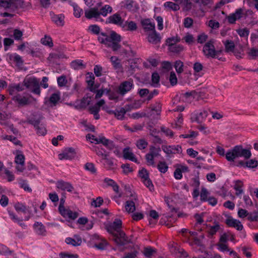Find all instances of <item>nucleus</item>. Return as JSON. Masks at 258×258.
<instances>
[{"mask_svg": "<svg viewBox=\"0 0 258 258\" xmlns=\"http://www.w3.org/2000/svg\"><path fill=\"white\" fill-rule=\"evenodd\" d=\"M165 202L167 204V206H168L169 208L170 209L171 212H177V210L176 209H175L174 206L172 205V203L173 202V200L172 199L168 197H165Z\"/></svg>", "mask_w": 258, "mask_h": 258, "instance_id": "6e6d98bb", "label": "nucleus"}, {"mask_svg": "<svg viewBox=\"0 0 258 258\" xmlns=\"http://www.w3.org/2000/svg\"><path fill=\"white\" fill-rule=\"evenodd\" d=\"M24 85L28 89L33 88L31 92L40 95V88L39 80L35 77L26 78L23 81Z\"/></svg>", "mask_w": 258, "mask_h": 258, "instance_id": "39448f33", "label": "nucleus"}, {"mask_svg": "<svg viewBox=\"0 0 258 258\" xmlns=\"http://www.w3.org/2000/svg\"><path fill=\"white\" fill-rule=\"evenodd\" d=\"M164 6L166 8H169L174 11H177L180 9L179 5L172 2H167L164 3Z\"/></svg>", "mask_w": 258, "mask_h": 258, "instance_id": "58836bf2", "label": "nucleus"}, {"mask_svg": "<svg viewBox=\"0 0 258 258\" xmlns=\"http://www.w3.org/2000/svg\"><path fill=\"white\" fill-rule=\"evenodd\" d=\"M95 77L92 73H88L86 76V82L89 86V90L92 92H95V88H94Z\"/></svg>", "mask_w": 258, "mask_h": 258, "instance_id": "412c9836", "label": "nucleus"}, {"mask_svg": "<svg viewBox=\"0 0 258 258\" xmlns=\"http://www.w3.org/2000/svg\"><path fill=\"white\" fill-rule=\"evenodd\" d=\"M133 200H137L136 196H134L132 200L127 201L125 203V208L128 213H133L136 210L135 203Z\"/></svg>", "mask_w": 258, "mask_h": 258, "instance_id": "cd10ccee", "label": "nucleus"}, {"mask_svg": "<svg viewBox=\"0 0 258 258\" xmlns=\"http://www.w3.org/2000/svg\"><path fill=\"white\" fill-rule=\"evenodd\" d=\"M17 153L18 154L15 158V162L19 165L16 167V169L20 172H23L24 170L25 156L21 151H18Z\"/></svg>", "mask_w": 258, "mask_h": 258, "instance_id": "f8f14e48", "label": "nucleus"}, {"mask_svg": "<svg viewBox=\"0 0 258 258\" xmlns=\"http://www.w3.org/2000/svg\"><path fill=\"white\" fill-rule=\"evenodd\" d=\"M66 242L68 244H71L73 246H76L81 244L82 239L80 237H76V239H73L71 237H68L66 239Z\"/></svg>", "mask_w": 258, "mask_h": 258, "instance_id": "7c9ffc66", "label": "nucleus"}, {"mask_svg": "<svg viewBox=\"0 0 258 258\" xmlns=\"http://www.w3.org/2000/svg\"><path fill=\"white\" fill-rule=\"evenodd\" d=\"M122 221L119 219H115L113 223L106 226L107 231L113 236L114 242L118 245L123 246L131 242V239L128 238L122 231Z\"/></svg>", "mask_w": 258, "mask_h": 258, "instance_id": "f257e3e1", "label": "nucleus"}, {"mask_svg": "<svg viewBox=\"0 0 258 258\" xmlns=\"http://www.w3.org/2000/svg\"><path fill=\"white\" fill-rule=\"evenodd\" d=\"M225 46L226 52H233L235 50V45L232 41H227L225 43Z\"/></svg>", "mask_w": 258, "mask_h": 258, "instance_id": "13d9d810", "label": "nucleus"}, {"mask_svg": "<svg viewBox=\"0 0 258 258\" xmlns=\"http://www.w3.org/2000/svg\"><path fill=\"white\" fill-rule=\"evenodd\" d=\"M251 153L249 149H244L241 145L234 146L226 153L225 157L228 161L234 162L238 157H243L245 159L250 158Z\"/></svg>", "mask_w": 258, "mask_h": 258, "instance_id": "7ed1b4c3", "label": "nucleus"}, {"mask_svg": "<svg viewBox=\"0 0 258 258\" xmlns=\"http://www.w3.org/2000/svg\"><path fill=\"white\" fill-rule=\"evenodd\" d=\"M35 232L40 235H45L46 230L45 226L41 222H36L34 224Z\"/></svg>", "mask_w": 258, "mask_h": 258, "instance_id": "393cba45", "label": "nucleus"}, {"mask_svg": "<svg viewBox=\"0 0 258 258\" xmlns=\"http://www.w3.org/2000/svg\"><path fill=\"white\" fill-rule=\"evenodd\" d=\"M86 137L87 140H92V143L94 142L96 144H102L109 151L112 150L115 147L113 142L106 139L104 136H99L98 137H96L94 135L88 134Z\"/></svg>", "mask_w": 258, "mask_h": 258, "instance_id": "20e7f679", "label": "nucleus"}, {"mask_svg": "<svg viewBox=\"0 0 258 258\" xmlns=\"http://www.w3.org/2000/svg\"><path fill=\"white\" fill-rule=\"evenodd\" d=\"M157 253L156 249L151 246H147L144 248L143 253L146 258H152Z\"/></svg>", "mask_w": 258, "mask_h": 258, "instance_id": "bb28decb", "label": "nucleus"}, {"mask_svg": "<svg viewBox=\"0 0 258 258\" xmlns=\"http://www.w3.org/2000/svg\"><path fill=\"white\" fill-rule=\"evenodd\" d=\"M148 41L153 44H157L160 43L161 37L155 30L149 33L147 37Z\"/></svg>", "mask_w": 258, "mask_h": 258, "instance_id": "dca6fc26", "label": "nucleus"}, {"mask_svg": "<svg viewBox=\"0 0 258 258\" xmlns=\"http://www.w3.org/2000/svg\"><path fill=\"white\" fill-rule=\"evenodd\" d=\"M208 115V111L205 110L200 112L195 111L191 114L190 119L192 122L196 121L198 123H201L206 119Z\"/></svg>", "mask_w": 258, "mask_h": 258, "instance_id": "6e6552de", "label": "nucleus"}, {"mask_svg": "<svg viewBox=\"0 0 258 258\" xmlns=\"http://www.w3.org/2000/svg\"><path fill=\"white\" fill-rule=\"evenodd\" d=\"M76 153L74 148L72 147L66 148L62 153L58 155L59 160H71L75 157Z\"/></svg>", "mask_w": 258, "mask_h": 258, "instance_id": "9d476101", "label": "nucleus"}, {"mask_svg": "<svg viewBox=\"0 0 258 258\" xmlns=\"http://www.w3.org/2000/svg\"><path fill=\"white\" fill-rule=\"evenodd\" d=\"M14 207L17 212H22L23 213H26L27 210V207L21 203H16Z\"/></svg>", "mask_w": 258, "mask_h": 258, "instance_id": "864d4df0", "label": "nucleus"}, {"mask_svg": "<svg viewBox=\"0 0 258 258\" xmlns=\"http://www.w3.org/2000/svg\"><path fill=\"white\" fill-rule=\"evenodd\" d=\"M225 223L229 227H234L238 231L242 230L243 228L239 220L234 219L231 217L226 220Z\"/></svg>", "mask_w": 258, "mask_h": 258, "instance_id": "2eb2a0df", "label": "nucleus"}, {"mask_svg": "<svg viewBox=\"0 0 258 258\" xmlns=\"http://www.w3.org/2000/svg\"><path fill=\"white\" fill-rule=\"evenodd\" d=\"M180 4L184 5L183 8L184 11H189L192 8V4L189 0H180Z\"/></svg>", "mask_w": 258, "mask_h": 258, "instance_id": "3c124183", "label": "nucleus"}, {"mask_svg": "<svg viewBox=\"0 0 258 258\" xmlns=\"http://www.w3.org/2000/svg\"><path fill=\"white\" fill-rule=\"evenodd\" d=\"M136 145L139 149H144L147 147L148 143L144 139H140L137 142Z\"/></svg>", "mask_w": 258, "mask_h": 258, "instance_id": "69168bd1", "label": "nucleus"}, {"mask_svg": "<svg viewBox=\"0 0 258 258\" xmlns=\"http://www.w3.org/2000/svg\"><path fill=\"white\" fill-rule=\"evenodd\" d=\"M168 49L172 53L178 54L183 50V46L180 44H176L173 46L171 45Z\"/></svg>", "mask_w": 258, "mask_h": 258, "instance_id": "4c0bfd02", "label": "nucleus"}, {"mask_svg": "<svg viewBox=\"0 0 258 258\" xmlns=\"http://www.w3.org/2000/svg\"><path fill=\"white\" fill-rule=\"evenodd\" d=\"M106 93L108 94V97L110 100H114L117 102L120 100L117 90L116 92L111 91L110 90H106Z\"/></svg>", "mask_w": 258, "mask_h": 258, "instance_id": "e433bc0d", "label": "nucleus"}, {"mask_svg": "<svg viewBox=\"0 0 258 258\" xmlns=\"http://www.w3.org/2000/svg\"><path fill=\"white\" fill-rule=\"evenodd\" d=\"M42 117H30L27 119L26 122L34 126V128L38 127L39 125L40 124V122L42 119Z\"/></svg>", "mask_w": 258, "mask_h": 258, "instance_id": "2f4dec72", "label": "nucleus"}, {"mask_svg": "<svg viewBox=\"0 0 258 258\" xmlns=\"http://www.w3.org/2000/svg\"><path fill=\"white\" fill-rule=\"evenodd\" d=\"M56 187L62 190H67L69 192H71L74 189V187L71 183L63 180L58 181L56 183Z\"/></svg>", "mask_w": 258, "mask_h": 258, "instance_id": "a211bd4d", "label": "nucleus"}, {"mask_svg": "<svg viewBox=\"0 0 258 258\" xmlns=\"http://www.w3.org/2000/svg\"><path fill=\"white\" fill-rule=\"evenodd\" d=\"M220 226L219 223L215 222V225L210 227L208 230V233L212 236L214 235L220 229Z\"/></svg>", "mask_w": 258, "mask_h": 258, "instance_id": "4d7b16f0", "label": "nucleus"}, {"mask_svg": "<svg viewBox=\"0 0 258 258\" xmlns=\"http://www.w3.org/2000/svg\"><path fill=\"white\" fill-rule=\"evenodd\" d=\"M157 168L161 173H165L167 171L168 166L165 162L159 161L157 165Z\"/></svg>", "mask_w": 258, "mask_h": 258, "instance_id": "79ce46f5", "label": "nucleus"}, {"mask_svg": "<svg viewBox=\"0 0 258 258\" xmlns=\"http://www.w3.org/2000/svg\"><path fill=\"white\" fill-rule=\"evenodd\" d=\"M11 3L12 7H14L15 9H23L25 7L24 2L23 0H12Z\"/></svg>", "mask_w": 258, "mask_h": 258, "instance_id": "c9c22d12", "label": "nucleus"}, {"mask_svg": "<svg viewBox=\"0 0 258 258\" xmlns=\"http://www.w3.org/2000/svg\"><path fill=\"white\" fill-rule=\"evenodd\" d=\"M150 108L151 110L156 112L157 114H160L161 111L162 105L160 102H156Z\"/></svg>", "mask_w": 258, "mask_h": 258, "instance_id": "bf43d9fd", "label": "nucleus"}, {"mask_svg": "<svg viewBox=\"0 0 258 258\" xmlns=\"http://www.w3.org/2000/svg\"><path fill=\"white\" fill-rule=\"evenodd\" d=\"M183 63L180 60H176L174 63V68L177 74H180L183 71Z\"/></svg>", "mask_w": 258, "mask_h": 258, "instance_id": "09e8293b", "label": "nucleus"}, {"mask_svg": "<svg viewBox=\"0 0 258 258\" xmlns=\"http://www.w3.org/2000/svg\"><path fill=\"white\" fill-rule=\"evenodd\" d=\"M180 41V38L176 36H174L172 37L168 38L166 40V44L168 45V47H171V45H176L177 43L179 42Z\"/></svg>", "mask_w": 258, "mask_h": 258, "instance_id": "473e14b6", "label": "nucleus"}, {"mask_svg": "<svg viewBox=\"0 0 258 258\" xmlns=\"http://www.w3.org/2000/svg\"><path fill=\"white\" fill-rule=\"evenodd\" d=\"M12 100L18 104V106H24L30 103L28 98L23 96L19 94L13 96Z\"/></svg>", "mask_w": 258, "mask_h": 258, "instance_id": "4468645a", "label": "nucleus"}, {"mask_svg": "<svg viewBox=\"0 0 258 258\" xmlns=\"http://www.w3.org/2000/svg\"><path fill=\"white\" fill-rule=\"evenodd\" d=\"M201 92H197L196 90H192L190 92H187L185 93L182 94L183 97H185V98H192L196 99H199L200 97H201Z\"/></svg>", "mask_w": 258, "mask_h": 258, "instance_id": "a878e982", "label": "nucleus"}, {"mask_svg": "<svg viewBox=\"0 0 258 258\" xmlns=\"http://www.w3.org/2000/svg\"><path fill=\"white\" fill-rule=\"evenodd\" d=\"M115 116L117 117L118 119H122L124 117V114L126 113L125 109L122 107L119 110H115L114 111H112Z\"/></svg>", "mask_w": 258, "mask_h": 258, "instance_id": "a18cd8bd", "label": "nucleus"}, {"mask_svg": "<svg viewBox=\"0 0 258 258\" xmlns=\"http://www.w3.org/2000/svg\"><path fill=\"white\" fill-rule=\"evenodd\" d=\"M105 23L106 24H113L122 27L123 20L121 18L120 14L115 13L107 18Z\"/></svg>", "mask_w": 258, "mask_h": 258, "instance_id": "ddd939ff", "label": "nucleus"}, {"mask_svg": "<svg viewBox=\"0 0 258 258\" xmlns=\"http://www.w3.org/2000/svg\"><path fill=\"white\" fill-rule=\"evenodd\" d=\"M36 133L39 136H44L46 134V130L44 124L41 123L38 127H35Z\"/></svg>", "mask_w": 258, "mask_h": 258, "instance_id": "de8ad7c7", "label": "nucleus"}, {"mask_svg": "<svg viewBox=\"0 0 258 258\" xmlns=\"http://www.w3.org/2000/svg\"><path fill=\"white\" fill-rule=\"evenodd\" d=\"M213 43V40H210L203 47V51L205 55L208 58H215L220 52V51L215 50Z\"/></svg>", "mask_w": 258, "mask_h": 258, "instance_id": "423d86ee", "label": "nucleus"}, {"mask_svg": "<svg viewBox=\"0 0 258 258\" xmlns=\"http://www.w3.org/2000/svg\"><path fill=\"white\" fill-rule=\"evenodd\" d=\"M141 24L145 31H153L155 30L154 23H152L149 19L142 20Z\"/></svg>", "mask_w": 258, "mask_h": 258, "instance_id": "6ab92c4d", "label": "nucleus"}, {"mask_svg": "<svg viewBox=\"0 0 258 258\" xmlns=\"http://www.w3.org/2000/svg\"><path fill=\"white\" fill-rule=\"evenodd\" d=\"M110 61L114 68L116 70H119L122 68V66L120 63V61L117 57L112 56L110 57Z\"/></svg>", "mask_w": 258, "mask_h": 258, "instance_id": "ea45409f", "label": "nucleus"}, {"mask_svg": "<svg viewBox=\"0 0 258 258\" xmlns=\"http://www.w3.org/2000/svg\"><path fill=\"white\" fill-rule=\"evenodd\" d=\"M235 184L233 186V188L236 190L235 195L237 197H239L243 193L242 187L243 186V183L241 180H237L234 181Z\"/></svg>", "mask_w": 258, "mask_h": 258, "instance_id": "c85d7f7f", "label": "nucleus"}, {"mask_svg": "<svg viewBox=\"0 0 258 258\" xmlns=\"http://www.w3.org/2000/svg\"><path fill=\"white\" fill-rule=\"evenodd\" d=\"M124 7L129 11H133L135 8V3L133 0H125Z\"/></svg>", "mask_w": 258, "mask_h": 258, "instance_id": "8fccbe9b", "label": "nucleus"}, {"mask_svg": "<svg viewBox=\"0 0 258 258\" xmlns=\"http://www.w3.org/2000/svg\"><path fill=\"white\" fill-rule=\"evenodd\" d=\"M109 156H106L102 159V160H104V165L106 167V168H110L112 167L113 165V159L112 158H109Z\"/></svg>", "mask_w": 258, "mask_h": 258, "instance_id": "49530a36", "label": "nucleus"}, {"mask_svg": "<svg viewBox=\"0 0 258 258\" xmlns=\"http://www.w3.org/2000/svg\"><path fill=\"white\" fill-rule=\"evenodd\" d=\"M112 11V7L109 5H106L103 6L100 11H99V14H100V16L101 15L105 17L108 13H111Z\"/></svg>", "mask_w": 258, "mask_h": 258, "instance_id": "f704fd0d", "label": "nucleus"}, {"mask_svg": "<svg viewBox=\"0 0 258 258\" xmlns=\"http://www.w3.org/2000/svg\"><path fill=\"white\" fill-rule=\"evenodd\" d=\"M60 258H78L79 256L77 254H71L67 252H60L59 254Z\"/></svg>", "mask_w": 258, "mask_h": 258, "instance_id": "774afa93", "label": "nucleus"}, {"mask_svg": "<svg viewBox=\"0 0 258 258\" xmlns=\"http://www.w3.org/2000/svg\"><path fill=\"white\" fill-rule=\"evenodd\" d=\"M85 169L86 170L90 171L91 173H95L96 172V169L95 167V165L92 163L88 162L85 165Z\"/></svg>", "mask_w": 258, "mask_h": 258, "instance_id": "052dcab7", "label": "nucleus"}, {"mask_svg": "<svg viewBox=\"0 0 258 258\" xmlns=\"http://www.w3.org/2000/svg\"><path fill=\"white\" fill-rule=\"evenodd\" d=\"M160 77L159 74L156 73H153L152 75V82L153 84V86L157 87L159 86Z\"/></svg>", "mask_w": 258, "mask_h": 258, "instance_id": "5fc2aeb1", "label": "nucleus"}, {"mask_svg": "<svg viewBox=\"0 0 258 258\" xmlns=\"http://www.w3.org/2000/svg\"><path fill=\"white\" fill-rule=\"evenodd\" d=\"M121 27L125 30L130 31H136L138 28L137 24L133 21H125L124 23H123Z\"/></svg>", "mask_w": 258, "mask_h": 258, "instance_id": "b1692460", "label": "nucleus"}, {"mask_svg": "<svg viewBox=\"0 0 258 258\" xmlns=\"http://www.w3.org/2000/svg\"><path fill=\"white\" fill-rule=\"evenodd\" d=\"M41 42L44 45L48 46L50 47H52L53 46L52 40L51 38L47 35L41 38Z\"/></svg>", "mask_w": 258, "mask_h": 258, "instance_id": "a19ab883", "label": "nucleus"}, {"mask_svg": "<svg viewBox=\"0 0 258 258\" xmlns=\"http://www.w3.org/2000/svg\"><path fill=\"white\" fill-rule=\"evenodd\" d=\"M60 99V93L59 92L53 93L49 98V102L51 103H52L54 105H55L58 102V101Z\"/></svg>", "mask_w": 258, "mask_h": 258, "instance_id": "37998d69", "label": "nucleus"}, {"mask_svg": "<svg viewBox=\"0 0 258 258\" xmlns=\"http://www.w3.org/2000/svg\"><path fill=\"white\" fill-rule=\"evenodd\" d=\"M258 165V162L255 159H250L246 162V167L250 168H255Z\"/></svg>", "mask_w": 258, "mask_h": 258, "instance_id": "e2e57ef3", "label": "nucleus"}, {"mask_svg": "<svg viewBox=\"0 0 258 258\" xmlns=\"http://www.w3.org/2000/svg\"><path fill=\"white\" fill-rule=\"evenodd\" d=\"M98 40L101 43L111 48L114 51L118 50L121 47L119 44L121 36L115 31H112L110 36L107 35L105 33L101 32L100 36L98 37Z\"/></svg>", "mask_w": 258, "mask_h": 258, "instance_id": "f03ea898", "label": "nucleus"}, {"mask_svg": "<svg viewBox=\"0 0 258 258\" xmlns=\"http://www.w3.org/2000/svg\"><path fill=\"white\" fill-rule=\"evenodd\" d=\"M247 220L250 222L258 221V211L249 212Z\"/></svg>", "mask_w": 258, "mask_h": 258, "instance_id": "603ef678", "label": "nucleus"}, {"mask_svg": "<svg viewBox=\"0 0 258 258\" xmlns=\"http://www.w3.org/2000/svg\"><path fill=\"white\" fill-rule=\"evenodd\" d=\"M85 17L89 19L95 18L96 20L100 19V14L97 8H92L85 11Z\"/></svg>", "mask_w": 258, "mask_h": 258, "instance_id": "f3484780", "label": "nucleus"}, {"mask_svg": "<svg viewBox=\"0 0 258 258\" xmlns=\"http://www.w3.org/2000/svg\"><path fill=\"white\" fill-rule=\"evenodd\" d=\"M103 203V199L101 197H98L96 200L93 199L92 205L95 207H99Z\"/></svg>", "mask_w": 258, "mask_h": 258, "instance_id": "338daca9", "label": "nucleus"}, {"mask_svg": "<svg viewBox=\"0 0 258 258\" xmlns=\"http://www.w3.org/2000/svg\"><path fill=\"white\" fill-rule=\"evenodd\" d=\"M9 59L13 60L19 68H21L23 64L24 61L21 56L17 53L10 54Z\"/></svg>", "mask_w": 258, "mask_h": 258, "instance_id": "5701e85b", "label": "nucleus"}, {"mask_svg": "<svg viewBox=\"0 0 258 258\" xmlns=\"http://www.w3.org/2000/svg\"><path fill=\"white\" fill-rule=\"evenodd\" d=\"M123 156L125 159L130 160L135 163L138 162V160L134 153L130 151L129 148H125L123 151Z\"/></svg>", "mask_w": 258, "mask_h": 258, "instance_id": "4be33fe9", "label": "nucleus"}, {"mask_svg": "<svg viewBox=\"0 0 258 258\" xmlns=\"http://www.w3.org/2000/svg\"><path fill=\"white\" fill-rule=\"evenodd\" d=\"M162 149L167 154V157H170V154H179L182 152V148L180 145H162Z\"/></svg>", "mask_w": 258, "mask_h": 258, "instance_id": "1a4fd4ad", "label": "nucleus"}, {"mask_svg": "<svg viewBox=\"0 0 258 258\" xmlns=\"http://www.w3.org/2000/svg\"><path fill=\"white\" fill-rule=\"evenodd\" d=\"M161 151L160 148H156L155 146H151L150 147L149 153L153 155L154 157H156L160 155V152Z\"/></svg>", "mask_w": 258, "mask_h": 258, "instance_id": "c03bdc74", "label": "nucleus"}, {"mask_svg": "<svg viewBox=\"0 0 258 258\" xmlns=\"http://www.w3.org/2000/svg\"><path fill=\"white\" fill-rule=\"evenodd\" d=\"M72 68L74 70H82L86 68V64L83 63V60L76 59L72 61L71 63Z\"/></svg>", "mask_w": 258, "mask_h": 258, "instance_id": "c756f323", "label": "nucleus"}, {"mask_svg": "<svg viewBox=\"0 0 258 258\" xmlns=\"http://www.w3.org/2000/svg\"><path fill=\"white\" fill-rule=\"evenodd\" d=\"M57 82L58 86L63 87L66 85L68 81L66 79V76L62 75L57 78Z\"/></svg>", "mask_w": 258, "mask_h": 258, "instance_id": "0e129e2a", "label": "nucleus"}, {"mask_svg": "<svg viewBox=\"0 0 258 258\" xmlns=\"http://www.w3.org/2000/svg\"><path fill=\"white\" fill-rule=\"evenodd\" d=\"M52 21L57 26H62L64 25V16L62 15H55L50 13Z\"/></svg>", "mask_w": 258, "mask_h": 258, "instance_id": "aec40b11", "label": "nucleus"}, {"mask_svg": "<svg viewBox=\"0 0 258 258\" xmlns=\"http://www.w3.org/2000/svg\"><path fill=\"white\" fill-rule=\"evenodd\" d=\"M208 194L209 193L207 189L203 187L200 194L201 201L202 202H207L208 200Z\"/></svg>", "mask_w": 258, "mask_h": 258, "instance_id": "680f3d73", "label": "nucleus"}, {"mask_svg": "<svg viewBox=\"0 0 258 258\" xmlns=\"http://www.w3.org/2000/svg\"><path fill=\"white\" fill-rule=\"evenodd\" d=\"M243 9L239 8L235 12L226 16V19L229 24H235L236 20L240 19L243 15Z\"/></svg>", "mask_w": 258, "mask_h": 258, "instance_id": "9b49d317", "label": "nucleus"}, {"mask_svg": "<svg viewBox=\"0 0 258 258\" xmlns=\"http://www.w3.org/2000/svg\"><path fill=\"white\" fill-rule=\"evenodd\" d=\"M134 87L133 81L130 80L125 81L120 83L117 88V92L121 96L130 92Z\"/></svg>", "mask_w": 258, "mask_h": 258, "instance_id": "0eeeda50", "label": "nucleus"}, {"mask_svg": "<svg viewBox=\"0 0 258 258\" xmlns=\"http://www.w3.org/2000/svg\"><path fill=\"white\" fill-rule=\"evenodd\" d=\"M94 151L98 156L101 157L102 159L106 156H109V152L102 148L96 147L94 148Z\"/></svg>", "mask_w": 258, "mask_h": 258, "instance_id": "72a5a7b5", "label": "nucleus"}]
</instances>
